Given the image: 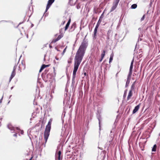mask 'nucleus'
Returning a JSON list of instances; mask_svg holds the SVG:
<instances>
[{
    "instance_id": "nucleus-1",
    "label": "nucleus",
    "mask_w": 160,
    "mask_h": 160,
    "mask_svg": "<svg viewBox=\"0 0 160 160\" xmlns=\"http://www.w3.org/2000/svg\"><path fill=\"white\" fill-rule=\"evenodd\" d=\"M88 46L87 42L83 41L76 53L74 58V66L73 72L72 81L76 78V72L82 61Z\"/></svg>"
},
{
    "instance_id": "nucleus-2",
    "label": "nucleus",
    "mask_w": 160,
    "mask_h": 160,
    "mask_svg": "<svg viewBox=\"0 0 160 160\" xmlns=\"http://www.w3.org/2000/svg\"><path fill=\"white\" fill-rule=\"evenodd\" d=\"M52 120L51 119L49 121L48 124L47 125L45 130L44 133V138L45 139V142H47L49 135V133L51 129V124Z\"/></svg>"
},
{
    "instance_id": "nucleus-3",
    "label": "nucleus",
    "mask_w": 160,
    "mask_h": 160,
    "mask_svg": "<svg viewBox=\"0 0 160 160\" xmlns=\"http://www.w3.org/2000/svg\"><path fill=\"white\" fill-rule=\"evenodd\" d=\"M134 62V59H133V60H132V62L131 63L130 66V69H129V73L128 76V77L127 78L126 82V87H127L128 86L129 82H130V81L131 78V77L132 73V68L133 67V63Z\"/></svg>"
},
{
    "instance_id": "nucleus-4",
    "label": "nucleus",
    "mask_w": 160,
    "mask_h": 160,
    "mask_svg": "<svg viewBox=\"0 0 160 160\" xmlns=\"http://www.w3.org/2000/svg\"><path fill=\"white\" fill-rule=\"evenodd\" d=\"M120 0H115L113 3L110 12H111L115 10L117 8Z\"/></svg>"
},
{
    "instance_id": "nucleus-5",
    "label": "nucleus",
    "mask_w": 160,
    "mask_h": 160,
    "mask_svg": "<svg viewBox=\"0 0 160 160\" xmlns=\"http://www.w3.org/2000/svg\"><path fill=\"white\" fill-rule=\"evenodd\" d=\"M55 0H49L46 6V12H47Z\"/></svg>"
},
{
    "instance_id": "nucleus-6",
    "label": "nucleus",
    "mask_w": 160,
    "mask_h": 160,
    "mask_svg": "<svg viewBox=\"0 0 160 160\" xmlns=\"http://www.w3.org/2000/svg\"><path fill=\"white\" fill-rule=\"evenodd\" d=\"M61 152L60 151H57L56 153V158H57L58 160L61 159Z\"/></svg>"
},
{
    "instance_id": "nucleus-7",
    "label": "nucleus",
    "mask_w": 160,
    "mask_h": 160,
    "mask_svg": "<svg viewBox=\"0 0 160 160\" xmlns=\"http://www.w3.org/2000/svg\"><path fill=\"white\" fill-rule=\"evenodd\" d=\"M16 69L15 67H14L13 68V70L12 72L11 76L10 78L9 82L14 77L16 73L15 72V70Z\"/></svg>"
},
{
    "instance_id": "nucleus-8",
    "label": "nucleus",
    "mask_w": 160,
    "mask_h": 160,
    "mask_svg": "<svg viewBox=\"0 0 160 160\" xmlns=\"http://www.w3.org/2000/svg\"><path fill=\"white\" fill-rule=\"evenodd\" d=\"M132 90H131L129 91V92L127 98V100H129V99L131 98V97L132 96Z\"/></svg>"
},
{
    "instance_id": "nucleus-9",
    "label": "nucleus",
    "mask_w": 160,
    "mask_h": 160,
    "mask_svg": "<svg viewBox=\"0 0 160 160\" xmlns=\"http://www.w3.org/2000/svg\"><path fill=\"white\" fill-rule=\"evenodd\" d=\"M139 105H138L136 106L133 111V113H136L139 109Z\"/></svg>"
},
{
    "instance_id": "nucleus-10",
    "label": "nucleus",
    "mask_w": 160,
    "mask_h": 160,
    "mask_svg": "<svg viewBox=\"0 0 160 160\" xmlns=\"http://www.w3.org/2000/svg\"><path fill=\"white\" fill-rule=\"evenodd\" d=\"M8 128L11 131H12V130L15 131V129H16V128H14L13 127H12V125L10 124L8 125Z\"/></svg>"
},
{
    "instance_id": "nucleus-11",
    "label": "nucleus",
    "mask_w": 160,
    "mask_h": 160,
    "mask_svg": "<svg viewBox=\"0 0 160 160\" xmlns=\"http://www.w3.org/2000/svg\"><path fill=\"white\" fill-rule=\"evenodd\" d=\"M113 56H114V54L112 53L111 54V55H110V58L109 61V63H110L112 62V60H113Z\"/></svg>"
},
{
    "instance_id": "nucleus-12",
    "label": "nucleus",
    "mask_w": 160,
    "mask_h": 160,
    "mask_svg": "<svg viewBox=\"0 0 160 160\" xmlns=\"http://www.w3.org/2000/svg\"><path fill=\"white\" fill-rule=\"evenodd\" d=\"M97 30H98V29L95 28L94 29V35L93 36V37L94 38H95V37L96 34V33L97 32Z\"/></svg>"
},
{
    "instance_id": "nucleus-13",
    "label": "nucleus",
    "mask_w": 160,
    "mask_h": 160,
    "mask_svg": "<svg viewBox=\"0 0 160 160\" xmlns=\"http://www.w3.org/2000/svg\"><path fill=\"white\" fill-rule=\"evenodd\" d=\"M105 52L104 50H103L102 53V54L101 55V58H103L104 57V56H105Z\"/></svg>"
},
{
    "instance_id": "nucleus-14",
    "label": "nucleus",
    "mask_w": 160,
    "mask_h": 160,
    "mask_svg": "<svg viewBox=\"0 0 160 160\" xmlns=\"http://www.w3.org/2000/svg\"><path fill=\"white\" fill-rule=\"evenodd\" d=\"M137 7V5L136 4H132L131 7L132 9H135Z\"/></svg>"
},
{
    "instance_id": "nucleus-15",
    "label": "nucleus",
    "mask_w": 160,
    "mask_h": 160,
    "mask_svg": "<svg viewBox=\"0 0 160 160\" xmlns=\"http://www.w3.org/2000/svg\"><path fill=\"white\" fill-rule=\"evenodd\" d=\"M157 148V146L156 144H155L152 148V151L155 152L156 151V149Z\"/></svg>"
},
{
    "instance_id": "nucleus-16",
    "label": "nucleus",
    "mask_w": 160,
    "mask_h": 160,
    "mask_svg": "<svg viewBox=\"0 0 160 160\" xmlns=\"http://www.w3.org/2000/svg\"><path fill=\"white\" fill-rule=\"evenodd\" d=\"M62 37V35H59L58 37L54 40H59Z\"/></svg>"
},
{
    "instance_id": "nucleus-17",
    "label": "nucleus",
    "mask_w": 160,
    "mask_h": 160,
    "mask_svg": "<svg viewBox=\"0 0 160 160\" xmlns=\"http://www.w3.org/2000/svg\"><path fill=\"white\" fill-rule=\"evenodd\" d=\"M100 21V19L99 20L98 22L96 25V27L95 28H97V29H98V27H99V25L98 24V23H99V21Z\"/></svg>"
},
{
    "instance_id": "nucleus-18",
    "label": "nucleus",
    "mask_w": 160,
    "mask_h": 160,
    "mask_svg": "<svg viewBox=\"0 0 160 160\" xmlns=\"http://www.w3.org/2000/svg\"><path fill=\"white\" fill-rule=\"evenodd\" d=\"M66 48H67V47H66L64 49V50H63V52L62 53V56H63L64 54V53L66 52Z\"/></svg>"
},
{
    "instance_id": "nucleus-19",
    "label": "nucleus",
    "mask_w": 160,
    "mask_h": 160,
    "mask_svg": "<svg viewBox=\"0 0 160 160\" xmlns=\"http://www.w3.org/2000/svg\"><path fill=\"white\" fill-rule=\"evenodd\" d=\"M46 12H46L45 11L43 14V16H45V17H46L48 15V13H46Z\"/></svg>"
},
{
    "instance_id": "nucleus-20",
    "label": "nucleus",
    "mask_w": 160,
    "mask_h": 160,
    "mask_svg": "<svg viewBox=\"0 0 160 160\" xmlns=\"http://www.w3.org/2000/svg\"><path fill=\"white\" fill-rule=\"evenodd\" d=\"M47 67V66L45 65H44V64H43L42 65L41 67H43V69L45 68L46 67Z\"/></svg>"
},
{
    "instance_id": "nucleus-21",
    "label": "nucleus",
    "mask_w": 160,
    "mask_h": 160,
    "mask_svg": "<svg viewBox=\"0 0 160 160\" xmlns=\"http://www.w3.org/2000/svg\"><path fill=\"white\" fill-rule=\"evenodd\" d=\"M144 17H145V15H144L142 17V18H141V21H143V20L144 18Z\"/></svg>"
},
{
    "instance_id": "nucleus-22",
    "label": "nucleus",
    "mask_w": 160,
    "mask_h": 160,
    "mask_svg": "<svg viewBox=\"0 0 160 160\" xmlns=\"http://www.w3.org/2000/svg\"><path fill=\"white\" fill-rule=\"evenodd\" d=\"M68 26H67V25H66V26L65 27V30L66 31V30L68 28Z\"/></svg>"
},
{
    "instance_id": "nucleus-23",
    "label": "nucleus",
    "mask_w": 160,
    "mask_h": 160,
    "mask_svg": "<svg viewBox=\"0 0 160 160\" xmlns=\"http://www.w3.org/2000/svg\"><path fill=\"white\" fill-rule=\"evenodd\" d=\"M43 67H41L40 69L39 70V72H41L43 70Z\"/></svg>"
},
{
    "instance_id": "nucleus-24",
    "label": "nucleus",
    "mask_w": 160,
    "mask_h": 160,
    "mask_svg": "<svg viewBox=\"0 0 160 160\" xmlns=\"http://www.w3.org/2000/svg\"><path fill=\"white\" fill-rule=\"evenodd\" d=\"M103 13L101 15V16H100V18H99L100 20L101 19H102L103 18Z\"/></svg>"
},
{
    "instance_id": "nucleus-25",
    "label": "nucleus",
    "mask_w": 160,
    "mask_h": 160,
    "mask_svg": "<svg viewBox=\"0 0 160 160\" xmlns=\"http://www.w3.org/2000/svg\"><path fill=\"white\" fill-rule=\"evenodd\" d=\"M3 96H2V98L0 100V103H1L2 102V98H3Z\"/></svg>"
},
{
    "instance_id": "nucleus-26",
    "label": "nucleus",
    "mask_w": 160,
    "mask_h": 160,
    "mask_svg": "<svg viewBox=\"0 0 160 160\" xmlns=\"http://www.w3.org/2000/svg\"><path fill=\"white\" fill-rule=\"evenodd\" d=\"M70 23H69V22H68L67 23V24H66V25H67V26H68L69 27V25H70Z\"/></svg>"
},
{
    "instance_id": "nucleus-27",
    "label": "nucleus",
    "mask_w": 160,
    "mask_h": 160,
    "mask_svg": "<svg viewBox=\"0 0 160 160\" xmlns=\"http://www.w3.org/2000/svg\"><path fill=\"white\" fill-rule=\"evenodd\" d=\"M70 23H69V22H68L67 23V24H66V25H67V26H68L69 27V25H70Z\"/></svg>"
},
{
    "instance_id": "nucleus-28",
    "label": "nucleus",
    "mask_w": 160,
    "mask_h": 160,
    "mask_svg": "<svg viewBox=\"0 0 160 160\" xmlns=\"http://www.w3.org/2000/svg\"><path fill=\"white\" fill-rule=\"evenodd\" d=\"M103 58H101V59L99 60V62H101L102 61Z\"/></svg>"
},
{
    "instance_id": "nucleus-29",
    "label": "nucleus",
    "mask_w": 160,
    "mask_h": 160,
    "mask_svg": "<svg viewBox=\"0 0 160 160\" xmlns=\"http://www.w3.org/2000/svg\"><path fill=\"white\" fill-rule=\"evenodd\" d=\"M21 133L22 134H23V131H21Z\"/></svg>"
},
{
    "instance_id": "nucleus-30",
    "label": "nucleus",
    "mask_w": 160,
    "mask_h": 160,
    "mask_svg": "<svg viewBox=\"0 0 160 160\" xmlns=\"http://www.w3.org/2000/svg\"><path fill=\"white\" fill-rule=\"evenodd\" d=\"M70 22H71V19H69V20L68 21V22H69V23H70Z\"/></svg>"
},
{
    "instance_id": "nucleus-31",
    "label": "nucleus",
    "mask_w": 160,
    "mask_h": 160,
    "mask_svg": "<svg viewBox=\"0 0 160 160\" xmlns=\"http://www.w3.org/2000/svg\"><path fill=\"white\" fill-rule=\"evenodd\" d=\"M55 58L56 60H59V59L58 58H57V57H56Z\"/></svg>"
},
{
    "instance_id": "nucleus-32",
    "label": "nucleus",
    "mask_w": 160,
    "mask_h": 160,
    "mask_svg": "<svg viewBox=\"0 0 160 160\" xmlns=\"http://www.w3.org/2000/svg\"><path fill=\"white\" fill-rule=\"evenodd\" d=\"M17 133H15L13 135L14 136V137H16L17 136Z\"/></svg>"
},
{
    "instance_id": "nucleus-33",
    "label": "nucleus",
    "mask_w": 160,
    "mask_h": 160,
    "mask_svg": "<svg viewBox=\"0 0 160 160\" xmlns=\"http://www.w3.org/2000/svg\"><path fill=\"white\" fill-rule=\"evenodd\" d=\"M127 90H126L125 91V93H124V96L125 95V94L126 93V92H127Z\"/></svg>"
},
{
    "instance_id": "nucleus-34",
    "label": "nucleus",
    "mask_w": 160,
    "mask_h": 160,
    "mask_svg": "<svg viewBox=\"0 0 160 160\" xmlns=\"http://www.w3.org/2000/svg\"><path fill=\"white\" fill-rule=\"evenodd\" d=\"M135 82H134V83H133V84L132 85V88L133 86H134V84L135 83Z\"/></svg>"
},
{
    "instance_id": "nucleus-35",
    "label": "nucleus",
    "mask_w": 160,
    "mask_h": 160,
    "mask_svg": "<svg viewBox=\"0 0 160 160\" xmlns=\"http://www.w3.org/2000/svg\"><path fill=\"white\" fill-rule=\"evenodd\" d=\"M72 0H69V2L70 3H71L72 2Z\"/></svg>"
},
{
    "instance_id": "nucleus-36",
    "label": "nucleus",
    "mask_w": 160,
    "mask_h": 160,
    "mask_svg": "<svg viewBox=\"0 0 160 160\" xmlns=\"http://www.w3.org/2000/svg\"><path fill=\"white\" fill-rule=\"evenodd\" d=\"M101 20H100V21H99V23H98V24L99 25L100 24V23H101Z\"/></svg>"
},
{
    "instance_id": "nucleus-37",
    "label": "nucleus",
    "mask_w": 160,
    "mask_h": 160,
    "mask_svg": "<svg viewBox=\"0 0 160 160\" xmlns=\"http://www.w3.org/2000/svg\"><path fill=\"white\" fill-rule=\"evenodd\" d=\"M49 47L50 48H52V46H51V45L50 44H49Z\"/></svg>"
},
{
    "instance_id": "nucleus-38",
    "label": "nucleus",
    "mask_w": 160,
    "mask_h": 160,
    "mask_svg": "<svg viewBox=\"0 0 160 160\" xmlns=\"http://www.w3.org/2000/svg\"><path fill=\"white\" fill-rule=\"evenodd\" d=\"M33 25H33V24H32L31 26V27H33Z\"/></svg>"
},
{
    "instance_id": "nucleus-39",
    "label": "nucleus",
    "mask_w": 160,
    "mask_h": 160,
    "mask_svg": "<svg viewBox=\"0 0 160 160\" xmlns=\"http://www.w3.org/2000/svg\"><path fill=\"white\" fill-rule=\"evenodd\" d=\"M84 75H86V74H87L86 73V72H85V73H84Z\"/></svg>"
},
{
    "instance_id": "nucleus-40",
    "label": "nucleus",
    "mask_w": 160,
    "mask_h": 160,
    "mask_svg": "<svg viewBox=\"0 0 160 160\" xmlns=\"http://www.w3.org/2000/svg\"><path fill=\"white\" fill-rule=\"evenodd\" d=\"M141 29V28H138V30H140V31Z\"/></svg>"
},
{
    "instance_id": "nucleus-41",
    "label": "nucleus",
    "mask_w": 160,
    "mask_h": 160,
    "mask_svg": "<svg viewBox=\"0 0 160 160\" xmlns=\"http://www.w3.org/2000/svg\"><path fill=\"white\" fill-rule=\"evenodd\" d=\"M56 41H54V42H55ZM53 42H52L51 43H52Z\"/></svg>"
},
{
    "instance_id": "nucleus-42",
    "label": "nucleus",
    "mask_w": 160,
    "mask_h": 160,
    "mask_svg": "<svg viewBox=\"0 0 160 160\" xmlns=\"http://www.w3.org/2000/svg\"><path fill=\"white\" fill-rule=\"evenodd\" d=\"M74 26L72 25L71 26V28H72Z\"/></svg>"
},
{
    "instance_id": "nucleus-43",
    "label": "nucleus",
    "mask_w": 160,
    "mask_h": 160,
    "mask_svg": "<svg viewBox=\"0 0 160 160\" xmlns=\"http://www.w3.org/2000/svg\"><path fill=\"white\" fill-rule=\"evenodd\" d=\"M11 88V89H12L13 88V87H12Z\"/></svg>"
},
{
    "instance_id": "nucleus-44",
    "label": "nucleus",
    "mask_w": 160,
    "mask_h": 160,
    "mask_svg": "<svg viewBox=\"0 0 160 160\" xmlns=\"http://www.w3.org/2000/svg\"><path fill=\"white\" fill-rule=\"evenodd\" d=\"M32 158H31L29 160H31L32 159Z\"/></svg>"
},
{
    "instance_id": "nucleus-45",
    "label": "nucleus",
    "mask_w": 160,
    "mask_h": 160,
    "mask_svg": "<svg viewBox=\"0 0 160 160\" xmlns=\"http://www.w3.org/2000/svg\"><path fill=\"white\" fill-rule=\"evenodd\" d=\"M47 66V67H48L49 66V65H46Z\"/></svg>"
},
{
    "instance_id": "nucleus-46",
    "label": "nucleus",
    "mask_w": 160,
    "mask_h": 160,
    "mask_svg": "<svg viewBox=\"0 0 160 160\" xmlns=\"http://www.w3.org/2000/svg\"><path fill=\"white\" fill-rule=\"evenodd\" d=\"M2 21H1V22H2ZM4 21V22H6V21Z\"/></svg>"
},
{
    "instance_id": "nucleus-47",
    "label": "nucleus",
    "mask_w": 160,
    "mask_h": 160,
    "mask_svg": "<svg viewBox=\"0 0 160 160\" xmlns=\"http://www.w3.org/2000/svg\"><path fill=\"white\" fill-rule=\"evenodd\" d=\"M11 96H11H11H10V97H11Z\"/></svg>"
},
{
    "instance_id": "nucleus-48",
    "label": "nucleus",
    "mask_w": 160,
    "mask_h": 160,
    "mask_svg": "<svg viewBox=\"0 0 160 160\" xmlns=\"http://www.w3.org/2000/svg\"><path fill=\"white\" fill-rule=\"evenodd\" d=\"M79 7H77L78 9Z\"/></svg>"
},
{
    "instance_id": "nucleus-49",
    "label": "nucleus",
    "mask_w": 160,
    "mask_h": 160,
    "mask_svg": "<svg viewBox=\"0 0 160 160\" xmlns=\"http://www.w3.org/2000/svg\"><path fill=\"white\" fill-rule=\"evenodd\" d=\"M79 7H77L78 9Z\"/></svg>"
},
{
    "instance_id": "nucleus-50",
    "label": "nucleus",
    "mask_w": 160,
    "mask_h": 160,
    "mask_svg": "<svg viewBox=\"0 0 160 160\" xmlns=\"http://www.w3.org/2000/svg\"><path fill=\"white\" fill-rule=\"evenodd\" d=\"M140 40H142V39H140Z\"/></svg>"
}]
</instances>
